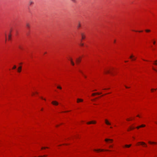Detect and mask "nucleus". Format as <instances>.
Segmentation results:
<instances>
[{"label":"nucleus","mask_w":157,"mask_h":157,"mask_svg":"<svg viewBox=\"0 0 157 157\" xmlns=\"http://www.w3.org/2000/svg\"><path fill=\"white\" fill-rule=\"evenodd\" d=\"M81 60V58L80 57L76 58V62L77 64H78L80 63Z\"/></svg>","instance_id":"nucleus-1"},{"label":"nucleus","mask_w":157,"mask_h":157,"mask_svg":"<svg viewBox=\"0 0 157 157\" xmlns=\"http://www.w3.org/2000/svg\"><path fill=\"white\" fill-rule=\"evenodd\" d=\"M81 36L82 39L80 41L81 42H82V40H84L86 36L83 33H81Z\"/></svg>","instance_id":"nucleus-2"},{"label":"nucleus","mask_w":157,"mask_h":157,"mask_svg":"<svg viewBox=\"0 0 157 157\" xmlns=\"http://www.w3.org/2000/svg\"><path fill=\"white\" fill-rule=\"evenodd\" d=\"M129 58L132 59V61L135 60L136 59V58L134 56L132 55L131 56H130Z\"/></svg>","instance_id":"nucleus-3"},{"label":"nucleus","mask_w":157,"mask_h":157,"mask_svg":"<svg viewBox=\"0 0 157 157\" xmlns=\"http://www.w3.org/2000/svg\"><path fill=\"white\" fill-rule=\"evenodd\" d=\"M138 143L144 146L145 147H147V145L144 142H139Z\"/></svg>","instance_id":"nucleus-4"},{"label":"nucleus","mask_w":157,"mask_h":157,"mask_svg":"<svg viewBox=\"0 0 157 157\" xmlns=\"http://www.w3.org/2000/svg\"><path fill=\"white\" fill-rule=\"evenodd\" d=\"M52 103L54 105H58L59 103H58V102H57V101H52Z\"/></svg>","instance_id":"nucleus-5"},{"label":"nucleus","mask_w":157,"mask_h":157,"mask_svg":"<svg viewBox=\"0 0 157 157\" xmlns=\"http://www.w3.org/2000/svg\"><path fill=\"white\" fill-rule=\"evenodd\" d=\"M105 123L108 125H110L111 124V123L107 119L105 120Z\"/></svg>","instance_id":"nucleus-6"},{"label":"nucleus","mask_w":157,"mask_h":157,"mask_svg":"<svg viewBox=\"0 0 157 157\" xmlns=\"http://www.w3.org/2000/svg\"><path fill=\"white\" fill-rule=\"evenodd\" d=\"M96 123V122L95 121H91L90 122H88L87 123V124H95Z\"/></svg>","instance_id":"nucleus-7"},{"label":"nucleus","mask_w":157,"mask_h":157,"mask_svg":"<svg viewBox=\"0 0 157 157\" xmlns=\"http://www.w3.org/2000/svg\"><path fill=\"white\" fill-rule=\"evenodd\" d=\"M105 141L106 142H108V141H109L110 143L112 142L113 141V140L112 139H105Z\"/></svg>","instance_id":"nucleus-8"},{"label":"nucleus","mask_w":157,"mask_h":157,"mask_svg":"<svg viewBox=\"0 0 157 157\" xmlns=\"http://www.w3.org/2000/svg\"><path fill=\"white\" fill-rule=\"evenodd\" d=\"M83 101V100L82 99L78 98L77 99V102L79 103L80 102H82Z\"/></svg>","instance_id":"nucleus-9"},{"label":"nucleus","mask_w":157,"mask_h":157,"mask_svg":"<svg viewBox=\"0 0 157 157\" xmlns=\"http://www.w3.org/2000/svg\"><path fill=\"white\" fill-rule=\"evenodd\" d=\"M148 143L150 144H156L157 143L154 142H151L150 141H149L148 142Z\"/></svg>","instance_id":"nucleus-10"},{"label":"nucleus","mask_w":157,"mask_h":157,"mask_svg":"<svg viewBox=\"0 0 157 157\" xmlns=\"http://www.w3.org/2000/svg\"><path fill=\"white\" fill-rule=\"evenodd\" d=\"M34 2L32 0H30L29 2V5L30 6L33 4Z\"/></svg>","instance_id":"nucleus-11"},{"label":"nucleus","mask_w":157,"mask_h":157,"mask_svg":"<svg viewBox=\"0 0 157 157\" xmlns=\"http://www.w3.org/2000/svg\"><path fill=\"white\" fill-rule=\"evenodd\" d=\"M21 67L20 66V67H19L18 68V70H17L18 72H20L21 71Z\"/></svg>","instance_id":"nucleus-12"},{"label":"nucleus","mask_w":157,"mask_h":157,"mask_svg":"<svg viewBox=\"0 0 157 157\" xmlns=\"http://www.w3.org/2000/svg\"><path fill=\"white\" fill-rule=\"evenodd\" d=\"M70 59L71 62V64L73 66H74L75 65V63H74V62H73L72 58H70Z\"/></svg>","instance_id":"nucleus-13"},{"label":"nucleus","mask_w":157,"mask_h":157,"mask_svg":"<svg viewBox=\"0 0 157 157\" xmlns=\"http://www.w3.org/2000/svg\"><path fill=\"white\" fill-rule=\"evenodd\" d=\"M94 151H104V150H103V149H98V150L94 149Z\"/></svg>","instance_id":"nucleus-14"},{"label":"nucleus","mask_w":157,"mask_h":157,"mask_svg":"<svg viewBox=\"0 0 157 157\" xmlns=\"http://www.w3.org/2000/svg\"><path fill=\"white\" fill-rule=\"evenodd\" d=\"M26 26L29 29L30 27V25L29 23H27L26 24Z\"/></svg>","instance_id":"nucleus-15"},{"label":"nucleus","mask_w":157,"mask_h":157,"mask_svg":"<svg viewBox=\"0 0 157 157\" xmlns=\"http://www.w3.org/2000/svg\"><path fill=\"white\" fill-rule=\"evenodd\" d=\"M131 146V144L130 145H125V147H129Z\"/></svg>","instance_id":"nucleus-16"},{"label":"nucleus","mask_w":157,"mask_h":157,"mask_svg":"<svg viewBox=\"0 0 157 157\" xmlns=\"http://www.w3.org/2000/svg\"><path fill=\"white\" fill-rule=\"evenodd\" d=\"M18 48L21 50H22L23 49L22 47L21 46V45H19Z\"/></svg>","instance_id":"nucleus-17"},{"label":"nucleus","mask_w":157,"mask_h":157,"mask_svg":"<svg viewBox=\"0 0 157 157\" xmlns=\"http://www.w3.org/2000/svg\"><path fill=\"white\" fill-rule=\"evenodd\" d=\"M79 71L84 76V77L85 78H86V76L83 74L82 71Z\"/></svg>","instance_id":"nucleus-18"},{"label":"nucleus","mask_w":157,"mask_h":157,"mask_svg":"<svg viewBox=\"0 0 157 157\" xmlns=\"http://www.w3.org/2000/svg\"><path fill=\"white\" fill-rule=\"evenodd\" d=\"M82 42H81V43L80 44V45L81 46H83L84 45V44L82 43Z\"/></svg>","instance_id":"nucleus-19"},{"label":"nucleus","mask_w":157,"mask_h":157,"mask_svg":"<svg viewBox=\"0 0 157 157\" xmlns=\"http://www.w3.org/2000/svg\"><path fill=\"white\" fill-rule=\"evenodd\" d=\"M145 31L146 32H150L151 31L150 30H149V29H146V30H145Z\"/></svg>","instance_id":"nucleus-20"},{"label":"nucleus","mask_w":157,"mask_h":157,"mask_svg":"<svg viewBox=\"0 0 157 157\" xmlns=\"http://www.w3.org/2000/svg\"><path fill=\"white\" fill-rule=\"evenodd\" d=\"M57 88H58V89H62V87L60 86H57Z\"/></svg>","instance_id":"nucleus-21"},{"label":"nucleus","mask_w":157,"mask_h":157,"mask_svg":"<svg viewBox=\"0 0 157 157\" xmlns=\"http://www.w3.org/2000/svg\"><path fill=\"white\" fill-rule=\"evenodd\" d=\"M145 125H144V124H142V125L140 126V128L143 127H145Z\"/></svg>","instance_id":"nucleus-22"},{"label":"nucleus","mask_w":157,"mask_h":157,"mask_svg":"<svg viewBox=\"0 0 157 157\" xmlns=\"http://www.w3.org/2000/svg\"><path fill=\"white\" fill-rule=\"evenodd\" d=\"M134 128H132V127H130V129H128V131H129V130H132V129H133Z\"/></svg>","instance_id":"nucleus-23"},{"label":"nucleus","mask_w":157,"mask_h":157,"mask_svg":"<svg viewBox=\"0 0 157 157\" xmlns=\"http://www.w3.org/2000/svg\"><path fill=\"white\" fill-rule=\"evenodd\" d=\"M80 26H81L80 24V23H79L77 27L78 28H79L80 27Z\"/></svg>","instance_id":"nucleus-24"},{"label":"nucleus","mask_w":157,"mask_h":157,"mask_svg":"<svg viewBox=\"0 0 157 157\" xmlns=\"http://www.w3.org/2000/svg\"><path fill=\"white\" fill-rule=\"evenodd\" d=\"M8 39L9 40H10V39H11V35H9V36H8Z\"/></svg>","instance_id":"nucleus-25"},{"label":"nucleus","mask_w":157,"mask_h":157,"mask_svg":"<svg viewBox=\"0 0 157 157\" xmlns=\"http://www.w3.org/2000/svg\"><path fill=\"white\" fill-rule=\"evenodd\" d=\"M106 73H110V71L109 70H107L106 71Z\"/></svg>","instance_id":"nucleus-26"},{"label":"nucleus","mask_w":157,"mask_h":157,"mask_svg":"<svg viewBox=\"0 0 157 157\" xmlns=\"http://www.w3.org/2000/svg\"><path fill=\"white\" fill-rule=\"evenodd\" d=\"M16 68V65H14L13 67V69H15Z\"/></svg>","instance_id":"nucleus-27"},{"label":"nucleus","mask_w":157,"mask_h":157,"mask_svg":"<svg viewBox=\"0 0 157 157\" xmlns=\"http://www.w3.org/2000/svg\"><path fill=\"white\" fill-rule=\"evenodd\" d=\"M96 93V94H98V95H99V94H102L101 93Z\"/></svg>","instance_id":"nucleus-28"},{"label":"nucleus","mask_w":157,"mask_h":157,"mask_svg":"<svg viewBox=\"0 0 157 157\" xmlns=\"http://www.w3.org/2000/svg\"><path fill=\"white\" fill-rule=\"evenodd\" d=\"M156 90V89H151V92H153V90Z\"/></svg>","instance_id":"nucleus-29"},{"label":"nucleus","mask_w":157,"mask_h":157,"mask_svg":"<svg viewBox=\"0 0 157 157\" xmlns=\"http://www.w3.org/2000/svg\"><path fill=\"white\" fill-rule=\"evenodd\" d=\"M95 95H96L95 93H93L92 94V96H94Z\"/></svg>","instance_id":"nucleus-30"},{"label":"nucleus","mask_w":157,"mask_h":157,"mask_svg":"<svg viewBox=\"0 0 157 157\" xmlns=\"http://www.w3.org/2000/svg\"><path fill=\"white\" fill-rule=\"evenodd\" d=\"M72 2H76V0H71Z\"/></svg>","instance_id":"nucleus-31"},{"label":"nucleus","mask_w":157,"mask_h":157,"mask_svg":"<svg viewBox=\"0 0 157 157\" xmlns=\"http://www.w3.org/2000/svg\"><path fill=\"white\" fill-rule=\"evenodd\" d=\"M157 62V60H156L155 61V63H154V64L155 65H157V63H156V62Z\"/></svg>","instance_id":"nucleus-32"},{"label":"nucleus","mask_w":157,"mask_h":157,"mask_svg":"<svg viewBox=\"0 0 157 157\" xmlns=\"http://www.w3.org/2000/svg\"><path fill=\"white\" fill-rule=\"evenodd\" d=\"M45 148H48V147H42L41 149H45Z\"/></svg>","instance_id":"nucleus-33"},{"label":"nucleus","mask_w":157,"mask_h":157,"mask_svg":"<svg viewBox=\"0 0 157 157\" xmlns=\"http://www.w3.org/2000/svg\"><path fill=\"white\" fill-rule=\"evenodd\" d=\"M152 68L153 70L157 72V71L153 67Z\"/></svg>","instance_id":"nucleus-34"},{"label":"nucleus","mask_w":157,"mask_h":157,"mask_svg":"<svg viewBox=\"0 0 157 157\" xmlns=\"http://www.w3.org/2000/svg\"><path fill=\"white\" fill-rule=\"evenodd\" d=\"M140 128V126H138V127H136V128H137V129H139V128Z\"/></svg>","instance_id":"nucleus-35"},{"label":"nucleus","mask_w":157,"mask_h":157,"mask_svg":"<svg viewBox=\"0 0 157 157\" xmlns=\"http://www.w3.org/2000/svg\"><path fill=\"white\" fill-rule=\"evenodd\" d=\"M41 98L42 99H44V100H45V99H43V97H41Z\"/></svg>","instance_id":"nucleus-36"},{"label":"nucleus","mask_w":157,"mask_h":157,"mask_svg":"<svg viewBox=\"0 0 157 157\" xmlns=\"http://www.w3.org/2000/svg\"><path fill=\"white\" fill-rule=\"evenodd\" d=\"M155 41H154L153 42V44H155Z\"/></svg>","instance_id":"nucleus-37"},{"label":"nucleus","mask_w":157,"mask_h":157,"mask_svg":"<svg viewBox=\"0 0 157 157\" xmlns=\"http://www.w3.org/2000/svg\"><path fill=\"white\" fill-rule=\"evenodd\" d=\"M125 87L126 88H129V87H128V86H125Z\"/></svg>","instance_id":"nucleus-38"},{"label":"nucleus","mask_w":157,"mask_h":157,"mask_svg":"<svg viewBox=\"0 0 157 157\" xmlns=\"http://www.w3.org/2000/svg\"><path fill=\"white\" fill-rule=\"evenodd\" d=\"M113 147L112 146V145H110L109 146V147Z\"/></svg>","instance_id":"nucleus-39"},{"label":"nucleus","mask_w":157,"mask_h":157,"mask_svg":"<svg viewBox=\"0 0 157 157\" xmlns=\"http://www.w3.org/2000/svg\"><path fill=\"white\" fill-rule=\"evenodd\" d=\"M127 120L128 121H129L130 120L128 119H127Z\"/></svg>","instance_id":"nucleus-40"},{"label":"nucleus","mask_w":157,"mask_h":157,"mask_svg":"<svg viewBox=\"0 0 157 157\" xmlns=\"http://www.w3.org/2000/svg\"><path fill=\"white\" fill-rule=\"evenodd\" d=\"M137 117H140V116L139 115H137Z\"/></svg>","instance_id":"nucleus-41"},{"label":"nucleus","mask_w":157,"mask_h":157,"mask_svg":"<svg viewBox=\"0 0 157 157\" xmlns=\"http://www.w3.org/2000/svg\"><path fill=\"white\" fill-rule=\"evenodd\" d=\"M139 32H142V31H139Z\"/></svg>","instance_id":"nucleus-42"},{"label":"nucleus","mask_w":157,"mask_h":157,"mask_svg":"<svg viewBox=\"0 0 157 157\" xmlns=\"http://www.w3.org/2000/svg\"><path fill=\"white\" fill-rule=\"evenodd\" d=\"M115 42H116V40H114V43H115Z\"/></svg>","instance_id":"nucleus-43"},{"label":"nucleus","mask_w":157,"mask_h":157,"mask_svg":"<svg viewBox=\"0 0 157 157\" xmlns=\"http://www.w3.org/2000/svg\"><path fill=\"white\" fill-rule=\"evenodd\" d=\"M106 89H103V90H106Z\"/></svg>","instance_id":"nucleus-44"},{"label":"nucleus","mask_w":157,"mask_h":157,"mask_svg":"<svg viewBox=\"0 0 157 157\" xmlns=\"http://www.w3.org/2000/svg\"><path fill=\"white\" fill-rule=\"evenodd\" d=\"M110 128H112V127H110Z\"/></svg>","instance_id":"nucleus-45"},{"label":"nucleus","mask_w":157,"mask_h":157,"mask_svg":"<svg viewBox=\"0 0 157 157\" xmlns=\"http://www.w3.org/2000/svg\"><path fill=\"white\" fill-rule=\"evenodd\" d=\"M105 151H108L109 150H105Z\"/></svg>","instance_id":"nucleus-46"},{"label":"nucleus","mask_w":157,"mask_h":157,"mask_svg":"<svg viewBox=\"0 0 157 157\" xmlns=\"http://www.w3.org/2000/svg\"><path fill=\"white\" fill-rule=\"evenodd\" d=\"M68 111H65V112H67Z\"/></svg>","instance_id":"nucleus-47"},{"label":"nucleus","mask_w":157,"mask_h":157,"mask_svg":"<svg viewBox=\"0 0 157 157\" xmlns=\"http://www.w3.org/2000/svg\"><path fill=\"white\" fill-rule=\"evenodd\" d=\"M128 62V61H125V62Z\"/></svg>","instance_id":"nucleus-48"},{"label":"nucleus","mask_w":157,"mask_h":157,"mask_svg":"<svg viewBox=\"0 0 157 157\" xmlns=\"http://www.w3.org/2000/svg\"><path fill=\"white\" fill-rule=\"evenodd\" d=\"M143 59V60H144V61H145V60H144V59Z\"/></svg>","instance_id":"nucleus-49"},{"label":"nucleus","mask_w":157,"mask_h":157,"mask_svg":"<svg viewBox=\"0 0 157 157\" xmlns=\"http://www.w3.org/2000/svg\"><path fill=\"white\" fill-rule=\"evenodd\" d=\"M36 93L37 94H38V93L37 92H36Z\"/></svg>","instance_id":"nucleus-50"},{"label":"nucleus","mask_w":157,"mask_h":157,"mask_svg":"<svg viewBox=\"0 0 157 157\" xmlns=\"http://www.w3.org/2000/svg\"><path fill=\"white\" fill-rule=\"evenodd\" d=\"M43 109H41V110H43Z\"/></svg>","instance_id":"nucleus-51"},{"label":"nucleus","mask_w":157,"mask_h":157,"mask_svg":"<svg viewBox=\"0 0 157 157\" xmlns=\"http://www.w3.org/2000/svg\"><path fill=\"white\" fill-rule=\"evenodd\" d=\"M155 123L157 124V122H155Z\"/></svg>","instance_id":"nucleus-52"},{"label":"nucleus","mask_w":157,"mask_h":157,"mask_svg":"<svg viewBox=\"0 0 157 157\" xmlns=\"http://www.w3.org/2000/svg\"><path fill=\"white\" fill-rule=\"evenodd\" d=\"M46 52H45L44 53V54H46Z\"/></svg>","instance_id":"nucleus-53"}]
</instances>
